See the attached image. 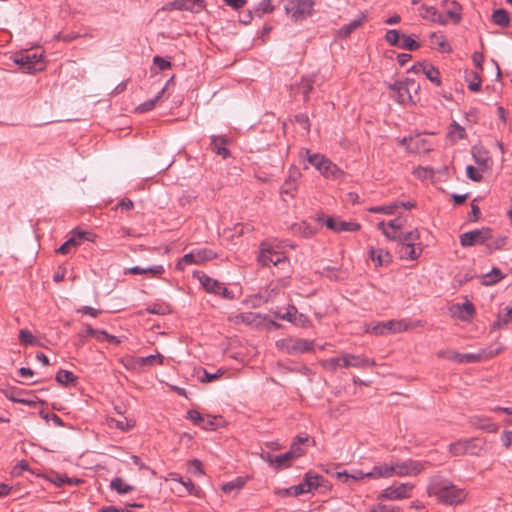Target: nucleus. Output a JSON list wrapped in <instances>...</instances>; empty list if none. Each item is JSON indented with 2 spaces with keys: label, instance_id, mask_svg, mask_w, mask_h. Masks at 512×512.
<instances>
[{
  "label": "nucleus",
  "instance_id": "0e129e2a",
  "mask_svg": "<svg viewBox=\"0 0 512 512\" xmlns=\"http://www.w3.org/2000/svg\"><path fill=\"white\" fill-rule=\"evenodd\" d=\"M153 63L159 69V71H164L171 66V63L168 60H165L160 56H155L153 58Z\"/></svg>",
  "mask_w": 512,
  "mask_h": 512
},
{
  "label": "nucleus",
  "instance_id": "f704fd0d",
  "mask_svg": "<svg viewBox=\"0 0 512 512\" xmlns=\"http://www.w3.org/2000/svg\"><path fill=\"white\" fill-rule=\"evenodd\" d=\"M455 308L458 311V316L462 320L470 319L475 313L474 305L469 301H466L462 304H456Z\"/></svg>",
  "mask_w": 512,
  "mask_h": 512
},
{
  "label": "nucleus",
  "instance_id": "a878e982",
  "mask_svg": "<svg viewBox=\"0 0 512 512\" xmlns=\"http://www.w3.org/2000/svg\"><path fill=\"white\" fill-rule=\"evenodd\" d=\"M472 157L475 163L483 170L488 168V163L490 158L488 156V152L482 148L473 147L472 148Z\"/></svg>",
  "mask_w": 512,
  "mask_h": 512
},
{
  "label": "nucleus",
  "instance_id": "3c124183",
  "mask_svg": "<svg viewBox=\"0 0 512 512\" xmlns=\"http://www.w3.org/2000/svg\"><path fill=\"white\" fill-rule=\"evenodd\" d=\"M109 426L115 427L121 431H128L129 429H131L133 427V424L130 421H128L127 418H123L121 420L111 418L109 420Z\"/></svg>",
  "mask_w": 512,
  "mask_h": 512
},
{
  "label": "nucleus",
  "instance_id": "e2e57ef3",
  "mask_svg": "<svg viewBox=\"0 0 512 512\" xmlns=\"http://www.w3.org/2000/svg\"><path fill=\"white\" fill-rule=\"evenodd\" d=\"M289 452L292 454L293 458L296 459L302 456L305 453V449L299 442H293L291 444Z\"/></svg>",
  "mask_w": 512,
  "mask_h": 512
},
{
  "label": "nucleus",
  "instance_id": "20e7f679",
  "mask_svg": "<svg viewBox=\"0 0 512 512\" xmlns=\"http://www.w3.org/2000/svg\"><path fill=\"white\" fill-rule=\"evenodd\" d=\"M258 261L263 266L273 264L276 268L281 270L283 274L289 272V259L283 252L275 250L268 242L261 243Z\"/></svg>",
  "mask_w": 512,
  "mask_h": 512
},
{
  "label": "nucleus",
  "instance_id": "4be33fe9",
  "mask_svg": "<svg viewBox=\"0 0 512 512\" xmlns=\"http://www.w3.org/2000/svg\"><path fill=\"white\" fill-rule=\"evenodd\" d=\"M393 471L394 470L392 467V463L390 465L384 463L381 465L374 466L371 471L366 472L365 476H367V478L372 479L390 478L394 475Z\"/></svg>",
  "mask_w": 512,
  "mask_h": 512
},
{
  "label": "nucleus",
  "instance_id": "2f4dec72",
  "mask_svg": "<svg viewBox=\"0 0 512 512\" xmlns=\"http://www.w3.org/2000/svg\"><path fill=\"white\" fill-rule=\"evenodd\" d=\"M56 381L63 386H75L77 383V377L68 370H60L56 374Z\"/></svg>",
  "mask_w": 512,
  "mask_h": 512
},
{
  "label": "nucleus",
  "instance_id": "393cba45",
  "mask_svg": "<svg viewBox=\"0 0 512 512\" xmlns=\"http://www.w3.org/2000/svg\"><path fill=\"white\" fill-rule=\"evenodd\" d=\"M326 227L334 232H342V231H351L352 224L350 222H345L336 217H329L326 220Z\"/></svg>",
  "mask_w": 512,
  "mask_h": 512
},
{
  "label": "nucleus",
  "instance_id": "603ef678",
  "mask_svg": "<svg viewBox=\"0 0 512 512\" xmlns=\"http://www.w3.org/2000/svg\"><path fill=\"white\" fill-rule=\"evenodd\" d=\"M449 451L453 454V455H464L466 454V439L465 440H459L457 442H454V443H451L449 445Z\"/></svg>",
  "mask_w": 512,
  "mask_h": 512
},
{
  "label": "nucleus",
  "instance_id": "13d9d810",
  "mask_svg": "<svg viewBox=\"0 0 512 512\" xmlns=\"http://www.w3.org/2000/svg\"><path fill=\"white\" fill-rule=\"evenodd\" d=\"M51 481L58 487H61L65 484L72 485L79 482L77 479L68 478L62 475H56L53 479H51Z\"/></svg>",
  "mask_w": 512,
  "mask_h": 512
},
{
  "label": "nucleus",
  "instance_id": "f8f14e48",
  "mask_svg": "<svg viewBox=\"0 0 512 512\" xmlns=\"http://www.w3.org/2000/svg\"><path fill=\"white\" fill-rule=\"evenodd\" d=\"M216 257V254L210 249H196L190 253L185 254L182 259L178 262L177 268L183 270L184 265L200 264L202 262L212 260Z\"/></svg>",
  "mask_w": 512,
  "mask_h": 512
},
{
  "label": "nucleus",
  "instance_id": "052dcab7",
  "mask_svg": "<svg viewBox=\"0 0 512 512\" xmlns=\"http://www.w3.org/2000/svg\"><path fill=\"white\" fill-rule=\"evenodd\" d=\"M78 244L77 240L72 237L70 239H68L67 241H65L57 250L56 252L57 253H60V254H67L69 253V249L70 247L72 246H76Z\"/></svg>",
  "mask_w": 512,
  "mask_h": 512
},
{
  "label": "nucleus",
  "instance_id": "37998d69",
  "mask_svg": "<svg viewBox=\"0 0 512 512\" xmlns=\"http://www.w3.org/2000/svg\"><path fill=\"white\" fill-rule=\"evenodd\" d=\"M244 484L245 480L241 477H238L232 481L224 483L222 486V490L227 494H230L233 491L238 492L244 486Z\"/></svg>",
  "mask_w": 512,
  "mask_h": 512
},
{
  "label": "nucleus",
  "instance_id": "1a4fd4ad",
  "mask_svg": "<svg viewBox=\"0 0 512 512\" xmlns=\"http://www.w3.org/2000/svg\"><path fill=\"white\" fill-rule=\"evenodd\" d=\"M394 475L398 477H414L419 475L425 468V462L414 459H406L392 463Z\"/></svg>",
  "mask_w": 512,
  "mask_h": 512
},
{
  "label": "nucleus",
  "instance_id": "a211bd4d",
  "mask_svg": "<svg viewBox=\"0 0 512 512\" xmlns=\"http://www.w3.org/2000/svg\"><path fill=\"white\" fill-rule=\"evenodd\" d=\"M351 364V356L345 354L342 356L332 357L323 361L322 365L326 370L336 371L338 368H346Z\"/></svg>",
  "mask_w": 512,
  "mask_h": 512
},
{
  "label": "nucleus",
  "instance_id": "f3484780",
  "mask_svg": "<svg viewBox=\"0 0 512 512\" xmlns=\"http://www.w3.org/2000/svg\"><path fill=\"white\" fill-rule=\"evenodd\" d=\"M420 15L422 18L432 21L440 25L447 24V16L439 12L434 6L422 5L420 7Z\"/></svg>",
  "mask_w": 512,
  "mask_h": 512
},
{
  "label": "nucleus",
  "instance_id": "4468645a",
  "mask_svg": "<svg viewBox=\"0 0 512 512\" xmlns=\"http://www.w3.org/2000/svg\"><path fill=\"white\" fill-rule=\"evenodd\" d=\"M313 345V341L302 338L287 339L282 343V347L288 354H302L310 352L313 349Z\"/></svg>",
  "mask_w": 512,
  "mask_h": 512
},
{
  "label": "nucleus",
  "instance_id": "6e6552de",
  "mask_svg": "<svg viewBox=\"0 0 512 512\" xmlns=\"http://www.w3.org/2000/svg\"><path fill=\"white\" fill-rule=\"evenodd\" d=\"M492 239V229L489 227H483L481 229H475L467 231L460 235V245L462 247H471L474 245H485L487 241Z\"/></svg>",
  "mask_w": 512,
  "mask_h": 512
},
{
  "label": "nucleus",
  "instance_id": "338daca9",
  "mask_svg": "<svg viewBox=\"0 0 512 512\" xmlns=\"http://www.w3.org/2000/svg\"><path fill=\"white\" fill-rule=\"evenodd\" d=\"M295 121L301 125V127L306 130V131H309L310 129V123H309V118L306 114H303V113H300V114H297L295 116Z\"/></svg>",
  "mask_w": 512,
  "mask_h": 512
},
{
  "label": "nucleus",
  "instance_id": "c756f323",
  "mask_svg": "<svg viewBox=\"0 0 512 512\" xmlns=\"http://www.w3.org/2000/svg\"><path fill=\"white\" fill-rule=\"evenodd\" d=\"M318 171L326 178L331 177L336 179L341 174V171L337 168V166L327 158L325 159L323 165H321Z\"/></svg>",
  "mask_w": 512,
  "mask_h": 512
},
{
  "label": "nucleus",
  "instance_id": "a18cd8bd",
  "mask_svg": "<svg viewBox=\"0 0 512 512\" xmlns=\"http://www.w3.org/2000/svg\"><path fill=\"white\" fill-rule=\"evenodd\" d=\"M295 178L292 176H289L283 185L280 188V194L281 195H288L290 197L294 196V192L296 191V184H295Z\"/></svg>",
  "mask_w": 512,
  "mask_h": 512
},
{
  "label": "nucleus",
  "instance_id": "4c0bfd02",
  "mask_svg": "<svg viewBox=\"0 0 512 512\" xmlns=\"http://www.w3.org/2000/svg\"><path fill=\"white\" fill-rule=\"evenodd\" d=\"M370 256L375 266H382L390 261V255L388 252H384L382 249L370 251Z\"/></svg>",
  "mask_w": 512,
  "mask_h": 512
},
{
  "label": "nucleus",
  "instance_id": "6ab92c4d",
  "mask_svg": "<svg viewBox=\"0 0 512 512\" xmlns=\"http://www.w3.org/2000/svg\"><path fill=\"white\" fill-rule=\"evenodd\" d=\"M172 4L177 10H186L194 13L200 12L205 7L203 0H174Z\"/></svg>",
  "mask_w": 512,
  "mask_h": 512
},
{
  "label": "nucleus",
  "instance_id": "2eb2a0df",
  "mask_svg": "<svg viewBox=\"0 0 512 512\" xmlns=\"http://www.w3.org/2000/svg\"><path fill=\"white\" fill-rule=\"evenodd\" d=\"M317 74L303 76L301 81L295 85H291V94H302L304 101H308L309 94L313 90V86L317 80Z\"/></svg>",
  "mask_w": 512,
  "mask_h": 512
},
{
  "label": "nucleus",
  "instance_id": "9b49d317",
  "mask_svg": "<svg viewBox=\"0 0 512 512\" xmlns=\"http://www.w3.org/2000/svg\"><path fill=\"white\" fill-rule=\"evenodd\" d=\"M14 62L28 73H34L44 69L42 55L35 52L21 54L15 58Z\"/></svg>",
  "mask_w": 512,
  "mask_h": 512
},
{
  "label": "nucleus",
  "instance_id": "423d86ee",
  "mask_svg": "<svg viewBox=\"0 0 512 512\" xmlns=\"http://www.w3.org/2000/svg\"><path fill=\"white\" fill-rule=\"evenodd\" d=\"M419 84L414 80L395 81L390 85V90L393 98L400 104H407L414 102L411 90L415 92L419 89Z\"/></svg>",
  "mask_w": 512,
  "mask_h": 512
},
{
  "label": "nucleus",
  "instance_id": "bf43d9fd",
  "mask_svg": "<svg viewBox=\"0 0 512 512\" xmlns=\"http://www.w3.org/2000/svg\"><path fill=\"white\" fill-rule=\"evenodd\" d=\"M187 418L193 422V424L200 426L202 421H204V417L197 410L191 409L187 412Z\"/></svg>",
  "mask_w": 512,
  "mask_h": 512
},
{
  "label": "nucleus",
  "instance_id": "f03ea898",
  "mask_svg": "<svg viewBox=\"0 0 512 512\" xmlns=\"http://www.w3.org/2000/svg\"><path fill=\"white\" fill-rule=\"evenodd\" d=\"M420 238L418 229L409 232H401L396 237L398 244V254L401 259L416 260L422 253V245L417 241Z\"/></svg>",
  "mask_w": 512,
  "mask_h": 512
},
{
  "label": "nucleus",
  "instance_id": "680f3d73",
  "mask_svg": "<svg viewBox=\"0 0 512 512\" xmlns=\"http://www.w3.org/2000/svg\"><path fill=\"white\" fill-rule=\"evenodd\" d=\"M297 314V309L295 306L293 305H290L286 312L282 315H278V317L280 319H283V320H287V321H290V322H294L295 321V316Z\"/></svg>",
  "mask_w": 512,
  "mask_h": 512
},
{
  "label": "nucleus",
  "instance_id": "09e8293b",
  "mask_svg": "<svg viewBox=\"0 0 512 512\" xmlns=\"http://www.w3.org/2000/svg\"><path fill=\"white\" fill-rule=\"evenodd\" d=\"M274 9L275 7L272 4V0H261L255 9V13L260 17L262 14L273 12Z\"/></svg>",
  "mask_w": 512,
  "mask_h": 512
},
{
  "label": "nucleus",
  "instance_id": "5701e85b",
  "mask_svg": "<svg viewBox=\"0 0 512 512\" xmlns=\"http://www.w3.org/2000/svg\"><path fill=\"white\" fill-rule=\"evenodd\" d=\"M471 424L478 429L488 433H495L498 430V425L495 424L490 418L484 416H474L471 419Z\"/></svg>",
  "mask_w": 512,
  "mask_h": 512
},
{
  "label": "nucleus",
  "instance_id": "79ce46f5",
  "mask_svg": "<svg viewBox=\"0 0 512 512\" xmlns=\"http://www.w3.org/2000/svg\"><path fill=\"white\" fill-rule=\"evenodd\" d=\"M19 341L21 344L27 346H37L39 345V340L27 329H21L19 331Z\"/></svg>",
  "mask_w": 512,
  "mask_h": 512
},
{
  "label": "nucleus",
  "instance_id": "dca6fc26",
  "mask_svg": "<svg viewBox=\"0 0 512 512\" xmlns=\"http://www.w3.org/2000/svg\"><path fill=\"white\" fill-rule=\"evenodd\" d=\"M405 221V218L398 216L387 223L380 222L378 225L387 238L390 240H396V237L402 232V227Z\"/></svg>",
  "mask_w": 512,
  "mask_h": 512
},
{
  "label": "nucleus",
  "instance_id": "5fc2aeb1",
  "mask_svg": "<svg viewBox=\"0 0 512 512\" xmlns=\"http://www.w3.org/2000/svg\"><path fill=\"white\" fill-rule=\"evenodd\" d=\"M306 155H307V160L308 162L313 165L317 170L320 169L321 165H323L324 161H325V157L323 155H320V154H310V152L307 150L306 151Z\"/></svg>",
  "mask_w": 512,
  "mask_h": 512
},
{
  "label": "nucleus",
  "instance_id": "8fccbe9b",
  "mask_svg": "<svg viewBox=\"0 0 512 512\" xmlns=\"http://www.w3.org/2000/svg\"><path fill=\"white\" fill-rule=\"evenodd\" d=\"M400 48L410 51H415L420 48V44L415 41L411 36L402 35V42L399 44Z\"/></svg>",
  "mask_w": 512,
  "mask_h": 512
},
{
  "label": "nucleus",
  "instance_id": "de8ad7c7",
  "mask_svg": "<svg viewBox=\"0 0 512 512\" xmlns=\"http://www.w3.org/2000/svg\"><path fill=\"white\" fill-rule=\"evenodd\" d=\"M370 512H402L401 508L396 505L384 504L382 502H378L370 507Z\"/></svg>",
  "mask_w": 512,
  "mask_h": 512
},
{
  "label": "nucleus",
  "instance_id": "ddd939ff",
  "mask_svg": "<svg viewBox=\"0 0 512 512\" xmlns=\"http://www.w3.org/2000/svg\"><path fill=\"white\" fill-rule=\"evenodd\" d=\"M324 483L325 479L323 476L309 471L305 474L303 481L298 485H295V491L296 493H299V495L311 493L323 486Z\"/></svg>",
  "mask_w": 512,
  "mask_h": 512
},
{
  "label": "nucleus",
  "instance_id": "e433bc0d",
  "mask_svg": "<svg viewBox=\"0 0 512 512\" xmlns=\"http://www.w3.org/2000/svg\"><path fill=\"white\" fill-rule=\"evenodd\" d=\"M164 93L165 88H162L154 98L149 99L137 106L136 111L140 113L151 111L155 107L156 103L162 98Z\"/></svg>",
  "mask_w": 512,
  "mask_h": 512
},
{
  "label": "nucleus",
  "instance_id": "72a5a7b5",
  "mask_svg": "<svg viewBox=\"0 0 512 512\" xmlns=\"http://www.w3.org/2000/svg\"><path fill=\"white\" fill-rule=\"evenodd\" d=\"M164 357L161 354L149 355L146 357H137L135 363L139 366H153L155 364L163 365Z\"/></svg>",
  "mask_w": 512,
  "mask_h": 512
},
{
  "label": "nucleus",
  "instance_id": "0eeeda50",
  "mask_svg": "<svg viewBox=\"0 0 512 512\" xmlns=\"http://www.w3.org/2000/svg\"><path fill=\"white\" fill-rule=\"evenodd\" d=\"M415 485L412 483H400L389 486L381 491L378 500L400 501L412 496Z\"/></svg>",
  "mask_w": 512,
  "mask_h": 512
},
{
  "label": "nucleus",
  "instance_id": "7c9ffc66",
  "mask_svg": "<svg viewBox=\"0 0 512 512\" xmlns=\"http://www.w3.org/2000/svg\"><path fill=\"white\" fill-rule=\"evenodd\" d=\"M260 315L253 312H245L239 315H236L234 318V322L236 324L244 323L246 325H257L260 322Z\"/></svg>",
  "mask_w": 512,
  "mask_h": 512
},
{
  "label": "nucleus",
  "instance_id": "c03bdc74",
  "mask_svg": "<svg viewBox=\"0 0 512 512\" xmlns=\"http://www.w3.org/2000/svg\"><path fill=\"white\" fill-rule=\"evenodd\" d=\"M467 79L469 81L468 83V89L473 92H478L481 89V83L482 80L477 72L470 71L467 74Z\"/></svg>",
  "mask_w": 512,
  "mask_h": 512
},
{
  "label": "nucleus",
  "instance_id": "4d7b16f0",
  "mask_svg": "<svg viewBox=\"0 0 512 512\" xmlns=\"http://www.w3.org/2000/svg\"><path fill=\"white\" fill-rule=\"evenodd\" d=\"M466 176L474 182H481L483 179L482 171L474 168L472 165L466 167Z\"/></svg>",
  "mask_w": 512,
  "mask_h": 512
},
{
  "label": "nucleus",
  "instance_id": "9d476101",
  "mask_svg": "<svg viewBox=\"0 0 512 512\" xmlns=\"http://www.w3.org/2000/svg\"><path fill=\"white\" fill-rule=\"evenodd\" d=\"M313 0H286L285 11L295 21L308 17L313 9Z\"/></svg>",
  "mask_w": 512,
  "mask_h": 512
},
{
  "label": "nucleus",
  "instance_id": "f257e3e1",
  "mask_svg": "<svg viewBox=\"0 0 512 512\" xmlns=\"http://www.w3.org/2000/svg\"><path fill=\"white\" fill-rule=\"evenodd\" d=\"M429 497H435L441 504L455 506L462 503L467 492L457 487L452 481L442 475H434L429 479L427 485Z\"/></svg>",
  "mask_w": 512,
  "mask_h": 512
},
{
  "label": "nucleus",
  "instance_id": "774afa93",
  "mask_svg": "<svg viewBox=\"0 0 512 512\" xmlns=\"http://www.w3.org/2000/svg\"><path fill=\"white\" fill-rule=\"evenodd\" d=\"M504 311L505 313L503 315H499L497 325H499L500 322L506 324L512 320V306L505 307Z\"/></svg>",
  "mask_w": 512,
  "mask_h": 512
},
{
  "label": "nucleus",
  "instance_id": "aec40b11",
  "mask_svg": "<svg viewBox=\"0 0 512 512\" xmlns=\"http://www.w3.org/2000/svg\"><path fill=\"white\" fill-rule=\"evenodd\" d=\"M413 69L415 71H420L425 74L427 79H429L432 83H434L436 86L441 85V79H440V73L437 68H435L431 64H425V63H418L417 65L413 66Z\"/></svg>",
  "mask_w": 512,
  "mask_h": 512
},
{
  "label": "nucleus",
  "instance_id": "bb28decb",
  "mask_svg": "<svg viewBox=\"0 0 512 512\" xmlns=\"http://www.w3.org/2000/svg\"><path fill=\"white\" fill-rule=\"evenodd\" d=\"M130 274H149L151 276H159L164 273V267L162 265H153L146 268L134 266L128 270Z\"/></svg>",
  "mask_w": 512,
  "mask_h": 512
},
{
  "label": "nucleus",
  "instance_id": "a19ab883",
  "mask_svg": "<svg viewBox=\"0 0 512 512\" xmlns=\"http://www.w3.org/2000/svg\"><path fill=\"white\" fill-rule=\"evenodd\" d=\"M369 210L374 213H383L386 215H394V214L398 213L399 203H395V201H394L387 205L372 207Z\"/></svg>",
  "mask_w": 512,
  "mask_h": 512
},
{
  "label": "nucleus",
  "instance_id": "c9c22d12",
  "mask_svg": "<svg viewBox=\"0 0 512 512\" xmlns=\"http://www.w3.org/2000/svg\"><path fill=\"white\" fill-rule=\"evenodd\" d=\"M507 244V237L504 235H499L497 237H493L492 239L487 241L486 250L489 254H492L496 250H501Z\"/></svg>",
  "mask_w": 512,
  "mask_h": 512
},
{
  "label": "nucleus",
  "instance_id": "412c9836",
  "mask_svg": "<svg viewBox=\"0 0 512 512\" xmlns=\"http://www.w3.org/2000/svg\"><path fill=\"white\" fill-rule=\"evenodd\" d=\"M447 16V24L452 22L453 24H459L462 21V6L456 0L449 2L446 7V12L443 13Z\"/></svg>",
  "mask_w": 512,
  "mask_h": 512
},
{
  "label": "nucleus",
  "instance_id": "39448f33",
  "mask_svg": "<svg viewBox=\"0 0 512 512\" xmlns=\"http://www.w3.org/2000/svg\"><path fill=\"white\" fill-rule=\"evenodd\" d=\"M500 349H480L477 353H459L454 350H441L438 352V357L456 363H477L483 359H489L498 354Z\"/></svg>",
  "mask_w": 512,
  "mask_h": 512
},
{
  "label": "nucleus",
  "instance_id": "ea45409f",
  "mask_svg": "<svg viewBox=\"0 0 512 512\" xmlns=\"http://www.w3.org/2000/svg\"><path fill=\"white\" fill-rule=\"evenodd\" d=\"M110 487L119 494H127L133 490V487L126 484L120 477L114 478L110 483Z\"/></svg>",
  "mask_w": 512,
  "mask_h": 512
},
{
  "label": "nucleus",
  "instance_id": "49530a36",
  "mask_svg": "<svg viewBox=\"0 0 512 512\" xmlns=\"http://www.w3.org/2000/svg\"><path fill=\"white\" fill-rule=\"evenodd\" d=\"M172 479L180 482L186 488L189 494L199 496L200 489L192 482L191 479L188 478L185 480L183 477L180 476H178L177 478L173 477Z\"/></svg>",
  "mask_w": 512,
  "mask_h": 512
},
{
  "label": "nucleus",
  "instance_id": "6e6d98bb",
  "mask_svg": "<svg viewBox=\"0 0 512 512\" xmlns=\"http://www.w3.org/2000/svg\"><path fill=\"white\" fill-rule=\"evenodd\" d=\"M385 40L391 45V46H399L400 44V33L396 29H390L385 34Z\"/></svg>",
  "mask_w": 512,
  "mask_h": 512
},
{
  "label": "nucleus",
  "instance_id": "cd10ccee",
  "mask_svg": "<svg viewBox=\"0 0 512 512\" xmlns=\"http://www.w3.org/2000/svg\"><path fill=\"white\" fill-rule=\"evenodd\" d=\"M199 280H200L203 288L208 293L218 294V292H220V288H221L222 283L217 281L216 279H213V278L203 274L199 278Z\"/></svg>",
  "mask_w": 512,
  "mask_h": 512
},
{
  "label": "nucleus",
  "instance_id": "69168bd1",
  "mask_svg": "<svg viewBox=\"0 0 512 512\" xmlns=\"http://www.w3.org/2000/svg\"><path fill=\"white\" fill-rule=\"evenodd\" d=\"M78 313L90 315L91 317H97L102 313V310L95 309L91 306H83L77 310Z\"/></svg>",
  "mask_w": 512,
  "mask_h": 512
},
{
  "label": "nucleus",
  "instance_id": "c85d7f7f",
  "mask_svg": "<svg viewBox=\"0 0 512 512\" xmlns=\"http://www.w3.org/2000/svg\"><path fill=\"white\" fill-rule=\"evenodd\" d=\"M492 21L502 28H507L510 25V15L505 9H496L492 14Z\"/></svg>",
  "mask_w": 512,
  "mask_h": 512
},
{
  "label": "nucleus",
  "instance_id": "7ed1b4c3",
  "mask_svg": "<svg viewBox=\"0 0 512 512\" xmlns=\"http://www.w3.org/2000/svg\"><path fill=\"white\" fill-rule=\"evenodd\" d=\"M407 328L408 326L405 323L397 320L378 322L376 324L363 322L359 323L357 327L354 326V334L372 333L375 335H388L400 333L407 330Z\"/></svg>",
  "mask_w": 512,
  "mask_h": 512
},
{
  "label": "nucleus",
  "instance_id": "58836bf2",
  "mask_svg": "<svg viewBox=\"0 0 512 512\" xmlns=\"http://www.w3.org/2000/svg\"><path fill=\"white\" fill-rule=\"evenodd\" d=\"M485 442L478 438L466 439V454L478 455Z\"/></svg>",
  "mask_w": 512,
  "mask_h": 512
},
{
  "label": "nucleus",
  "instance_id": "864d4df0",
  "mask_svg": "<svg viewBox=\"0 0 512 512\" xmlns=\"http://www.w3.org/2000/svg\"><path fill=\"white\" fill-rule=\"evenodd\" d=\"M292 460H294L292 454L287 451L283 454H280V455H276L275 456V468L276 469H280L282 468L283 466L287 465L289 462H291Z\"/></svg>",
  "mask_w": 512,
  "mask_h": 512
},
{
  "label": "nucleus",
  "instance_id": "b1692460",
  "mask_svg": "<svg viewBox=\"0 0 512 512\" xmlns=\"http://www.w3.org/2000/svg\"><path fill=\"white\" fill-rule=\"evenodd\" d=\"M227 143L226 138L223 136H212L211 137V147L212 150L222 158H227L230 155L229 150L225 147Z\"/></svg>",
  "mask_w": 512,
  "mask_h": 512
},
{
  "label": "nucleus",
  "instance_id": "473e14b6",
  "mask_svg": "<svg viewBox=\"0 0 512 512\" xmlns=\"http://www.w3.org/2000/svg\"><path fill=\"white\" fill-rule=\"evenodd\" d=\"M504 274L499 268L494 267L490 272L483 276L482 284L485 286H492L502 280Z\"/></svg>",
  "mask_w": 512,
  "mask_h": 512
}]
</instances>
